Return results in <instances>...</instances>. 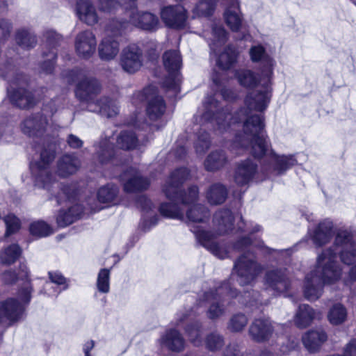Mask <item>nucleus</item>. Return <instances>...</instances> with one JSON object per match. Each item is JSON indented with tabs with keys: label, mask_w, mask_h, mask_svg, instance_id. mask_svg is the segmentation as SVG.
<instances>
[{
	"label": "nucleus",
	"mask_w": 356,
	"mask_h": 356,
	"mask_svg": "<svg viewBox=\"0 0 356 356\" xmlns=\"http://www.w3.org/2000/svg\"><path fill=\"white\" fill-rule=\"evenodd\" d=\"M213 224L218 234L228 233L232 229L233 216L229 209H222L217 211L213 217Z\"/></svg>",
	"instance_id": "obj_32"
},
{
	"label": "nucleus",
	"mask_w": 356,
	"mask_h": 356,
	"mask_svg": "<svg viewBox=\"0 0 356 356\" xmlns=\"http://www.w3.org/2000/svg\"><path fill=\"white\" fill-rule=\"evenodd\" d=\"M224 345L223 337L218 333H211L206 339L207 348L211 351L219 350Z\"/></svg>",
	"instance_id": "obj_51"
},
{
	"label": "nucleus",
	"mask_w": 356,
	"mask_h": 356,
	"mask_svg": "<svg viewBox=\"0 0 356 356\" xmlns=\"http://www.w3.org/2000/svg\"><path fill=\"white\" fill-rule=\"evenodd\" d=\"M224 20L227 26L233 32H238L241 28L243 16L241 9V2L238 5L227 4L223 13Z\"/></svg>",
	"instance_id": "obj_26"
},
{
	"label": "nucleus",
	"mask_w": 356,
	"mask_h": 356,
	"mask_svg": "<svg viewBox=\"0 0 356 356\" xmlns=\"http://www.w3.org/2000/svg\"><path fill=\"white\" fill-rule=\"evenodd\" d=\"M123 7L126 15L129 16V21L118 22L119 23H127V29L130 24L146 31H155L159 26V18L149 12H139L135 3V0H124Z\"/></svg>",
	"instance_id": "obj_10"
},
{
	"label": "nucleus",
	"mask_w": 356,
	"mask_h": 356,
	"mask_svg": "<svg viewBox=\"0 0 356 356\" xmlns=\"http://www.w3.org/2000/svg\"><path fill=\"white\" fill-rule=\"evenodd\" d=\"M95 346V342L93 340H88L86 341L83 345V352L85 356H92L91 351L93 350Z\"/></svg>",
	"instance_id": "obj_62"
},
{
	"label": "nucleus",
	"mask_w": 356,
	"mask_h": 356,
	"mask_svg": "<svg viewBox=\"0 0 356 356\" xmlns=\"http://www.w3.org/2000/svg\"><path fill=\"white\" fill-rule=\"evenodd\" d=\"M81 165L80 160L74 154H65L57 163V173L65 177L75 173Z\"/></svg>",
	"instance_id": "obj_31"
},
{
	"label": "nucleus",
	"mask_w": 356,
	"mask_h": 356,
	"mask_svg": "<svg viewBox=\"0 0 356 356\" xmlns=\"http://www.w3.org/2000/svg\"><path fill=\"white\" fill-rule=\"evenodd\" d=\"M163 64L169 73V77L165 81V86L177 91L180 79L178 71L181 67V57L178 51H165L163 56Z\"/></svg>",
	"instance_id": "obj_16"
},
{
	"label": "nucleus",
	"mask_w": 356,
	"mask_h": 356,
	"mask_svg": "<svg viewBox=\"0 0 356 356\" xmlns=\"http://www.w3.org/2000/svg\"><path fill=\"white\" fill-rule=\"evenodd\" d=\"M147 101V113L149 118L155 120L161 117L165 111V104L163 98L158 95L157 89L154 86L145 88L143 91L134 94L132 103L137 105Z\"/></svg>",
	"instance_id": "obj_12"
},
{
	"label": "nucleus",
	"mask_w": 356,
	"mask_h": 356,
	"mask_svg": "<svg viewBox=\"0 0 356 356\" xmlns=\"http://www.w3.org/2000/svg\"><path fill=\"white\" fill-rule=\"evenodd\" d=\"M227 161V156L222 151H213L208 155L204 165L207 170L216 171L222 168Z\"/></svg>",
	"instance_id": "obj_38"
},
{
	"label": "nucleus",
	"mask_w": 356,
	"mask_h": 356,
	"mask_svg": "<svg viewBox=\"0 0 356 356\" xmlns=\"http://www.w3.org/2000/svg\"><path fill=\"white\" fill-rule=\"evenodd\" d=\"M115 139L111 136L102 139L96 145V155L101 163H107L115 154L113 142Z\"/></svg>",
	"instance_id": "obj_35"
},
{
	"label": "nucleus",
	"mask_w": 356,
	"mask_h": 356,
	"mask_svg": "<svg viewBox=\"0 0 356 356\" xmlns=\"http://www.w3.org/2000/svg\"><path fill=\"white\" fill-rule=\"evenodd\" d=\"M67 143L72 148H79L83 145V141L76 136L70 134L67 138Z\"/></svg>",
	"instance_id": "obj_60"
},
{
	"label": "nucleus",
	"mask_w": 356,
	"mask_h": 356,
	"mask_svg": "<svg viewBox=\"0 0 356 356\" xmlns=\"http://www.w3.org/2000/svg\"><path fill=\"white\" fill-rule=\"evenodd\" d=\"M327 339L325 332L318 328L305 332L302 337V341L305 348L310 353L318 351Z\"/></svg>",
	"instance_id": "obj_27"
},
{
	"label": "nucleus",
	"mask_w": 356,
	"mask_h": 356,
	"mask_svg": "<svg viewBox=\"0 0 356 356\" xmlns=\"http://www.w3.org/2000/svg\"><path fill=\"white\" fill-rule=\"evenodd\" d=\"M261 76V86L259 88L250 92L245 99V103L247 108H241L233 115L228 109L222 110L216 113L218 102L213 97H207L204 102V111L201 118L203 122H216L217 129L220 132L234 129L239 127L243 122V134H237L232 144V150L239 149L236 154H241V151L246 149L249 146L250 153L257 158H264L267 162L264 167L265 170L281 175L297 163L296 159L293 155H277L272 149H269L268 143L264 134V120L261 115L252 114L251 110L259 112L265 111L271 100L273 94V76Z\"/></svg>",
	"instance_id": "obj_1"
},
{
	"label": "nucleus",
	"mask_w": 356,
	"mask_h": 356,
	"mask_svg": "<svg viewBox=\"0 0 356 356\" xmlns=\"http://www.w3.org/2000/svg\"><path fill=\"white\" fill-rule=\"evenodd\" d=\"M76 194L73 189H72L70 186H66L62 188L60 193H59L57 196V202L58 204L61 202L68 200L71 202L75 198Z\"/></svg>",
	"instance_id": "obj_56"
},
{
	"label": "nucleus",
	"mask_w": 356,
	"mask_h": 356,
	"mask_svg": "<svg viewBox=\"0 0 356 356\" xmlns=\"http://www.w3.org/2000/svg\"><path fill=\"white\" fill-rule=\"evenodd\" d=\"M332 222L325 220L321 222L312 236L316 245L321 246L326 243L332 236Z\"/></svg>",
	"instance_id": "obj_33"
},
{
	"label": "nucleus",
	"mask_w": 356,
	"mask_h": 356,
	"mask_svg": "<svg viewBox=\"0 0 356 356\" xmlns=\"http://www.w3.org/2000/svg\"><path fill=\"white\" fill-rule=\"evenodd\" d=\"M29 230L32 235L38 237L47 236L51 232L50 227L43 221L31 223Z\"/></svg>",
	"instance_id": "obj_50"
},
{
	"label": "nucleus",
	"mask_w": 356,
	"mask_h": 356,
	"mask_svg": "<svg viewBox=\"0 0 356 356\" xmlns=\"http://www.w3.org/2000/svg\"><path fill=\"white\" fill-rule=\"evenodd\" d=\"M138 139L132 131H122L116 139L117 146L123 149H131L136 147Z\"/></svg>",
	"instance_id": "obj_42"
},
{
	"label": "nucleus",
	"mask_w": 356,
	"mask_h": 356,
	"mask_svg": "<svg viewBox=\"0 0 356 356\" xmlns=\"http://www.w3.org/2000/svg\"><path fill=\"white\" fill-rule=\"evenodd\" d=\"M28 79L22 74H16L9 81L8 96L12 103L20 108H28L35 104V99L26 87Z\"/></svg>",
	"instance_id": "obj_13"
},
{
	"label": "nucleus",
	"mask_w": 356,
	"mask_h": 356,
	"mask_svg": "<svg viewBox=\"0 0 356 356\" xmlns=\"http://www.w3.org/2000/svg\"><path fill=\"white\" fill-rule=\"evenodd\" d=\"M236 76L240 85L245 88H251L261 86V70L260 74H257L254 71L242 69L236 72Z\"/></svg>",
	"instance_id": "obj_34"
},
{
	"label": "nucleus",
	"mask_w": 356,
	"mask_h": 356,
	"mask_svg": "<svg viewBox=\"0 0 356 356\" xmlns=\"http://www.w3.org/2000/svg\"><path fill=\"white\" fill-rule=\"evenodd\" d=\"M102 207L89 205L88 208H83L81 205L74 204L71 207L68 211L61 210L57 216V223L60 227H66L72 224L76 220L82 217L85 213L90 212H97L101 210Z\"/></svg>",
	"instance_id": "obj_21"
},
{
	"label": "nucleus",
	"mask_w": 356,
	"mask_h": 356,
	"mask_svg": "<svg viewBox=\"0 0 356 356\" xmlns=\"http://www.w3.org/2000/svg\"><path fill=\"white\" fill-rule=\"evenodd\" d=\"M210 144L209 134L205 131L200 133L195 144V150L197 153H203L209 149Z\"/></svg>",
	"instance_id": "obj_53"
},
{
	"label": "nucleus",
	"mask_w": 356,
	"mask_h": 356,
	"mask_svg": "<svg viewBox=\"0 0 356 356\" xmlns=\"http://www.w3.org/2000/svg\"><path fill=\"white\" fill-rule=\"evenodd\" d=\"M3 220L6 228L5 236L7 237L16 233L21 228V220L14 213H8L3 218Z\"/></svg>",
	"instance_id": "obj_47"
},
{
	"label": "nucleus",
	"mask_w": 356,
	"mask_h": 356,
	"mask_svg": "<svg viewBox=\"0 0 356 356\" xmlns=\"http://www.w3.org/2000/svg\"><path fill=\"white\" fill-rule=\"evenodd\" d=\"M76 13L79 19L88 26H93L98 22L96 9L90 0H79L77 2Z\"/></svg>",
	"instance_id": "obj_30"
},
{
	"label": "nucleus",
	"mask_w": 356,
	"mask_h": 356,
	"mask_svg": "<svg viewBox=\"0 0 356 356\" xmlns=\"http://www.w3.org/2000/svg\"><path fill=\"white\" fill-rule=\"evenodd\" d=\"M213 82L216 90L220 92L222 97L225 100L231 101L236 97L234 92L230 89L227 88L225 82L222 81L218 76H213Z\"/></svg>",
	"instance_id": "obj_49"
},
{
	"label": "nucleus",
	"mask_w": 356,
	"mask_h": 356,
	"mask_svg": "<svg viewBox=\"0 0 356 356\" xmlns=\"http://www.w3.org/2000/svg\"><path fill=\"white\" fill-rule=\"evenodd\" d=\"M316 316V312L309 305H301L294 317L296 325L300 328L309 326Z\"/></svg>",
	"instance_id": "obj_36"
},
{
	"label": "nucleus",
	"mask_w": 356,
	"mask_h": 356,
	"mask_svg": "<svg viewBox=\"0 0 356 356\" xmlns=\"http://www.w3.org/2000/svg\"><path fill=\"white\" fill-rule=\"evenodd\" d=\"M229 294L231 297H236V293L230 286L229 283L225 282L213 291L205 292L200 298V302H207L210 304L207 312L209 319L214 320L224 315L225 307L222 303L224 294Z\"/></svg>",
	"instance_id": "obj_11"
},
{
	"label": "nucleus",
	"mask_w": 356,
	"mask_h": 356,
	"mask_svg": "<svg viewBox=\"0 0 356 356\" xmlns=\"http://www.w3.org/2000/svg\"><path fill=\"white\" fill-rule=\"evenodd\" d=\"M123 181L124 190L127 193H133L147 188L149 181L143 178L139 172L134 168L124 172L120 177Z\"/></svg>",
	"instance_id": "obj_25"
},
{
	"label": "nucleus",
	"mask_w": 356,
	"mask_h": 356,
	"mask_svg": "<svg viewBox=\"0 0 356 356\" xmlns=\"http://www.w3.org/2000/svg\"><path fill=\"white\" fill-rule=\"evenodd\" d=\"M44 38L47 45L51 48V50L49 53H43V57L45 60L41 65V70L46 74H50L53 72L56 58V54L53 49L58 44L61 40V36L53 30H48L44 33Z\"/></svg>",
	"instance_id": "obj_20"
},
{
	"label": "nucleus",
	"mask_w": 356,
	"mask_h": 356,
	"mask_svg": "<svg viewBox=\"0 0 356 356\" xmlns=\"http://www.w3.org/2000/svg\"><path fill=\"white\" fill-rule=\"evenodd\" d=\"M341 356H356V339H351L343 349V354Z\"/></svg>",
	"instance_id": "obj_57"
},
{
	"label": "nucleus",
	"mask_w": 356,
	"mask_h": 356,
	"mask_svg": "<svg viewBox=\"0 0 356 356\" xmlns=\"http://www.w3.org/2000/svg\"><path fill=\"white\" fill-rule=\"evenodd\" d=\"M186 317V314L183 313H178L177 314V325H179L181 321H184V319Z\"/></svg>",
	"instance_id": "obj_64"
},
{
	"label": "nucleus",
	"mask_w": 356,
	"mask_h": 356,
	"mask_svg": "<svg viewBox=\"0 0 356 356\" xmlns=\"http://www.w3.org/2000/svg\"><path fill=\"white\" fill-rule=\"evenodd\" d=\"M257 172V164L252 160L247 159L241 162L234 175L235 182L239 186L248 184Z\"/></svg>",
	"instance_id": "obj_29"
},
{
	"label": "nucleus",
	"mask_w": 356,
	"mask_h": 356,
	"mask_svg": "<svg viewBox=\"0 0 356 356\" xmlns=\"http://www.w3.org/2000/svg\"><path fill=\"white\" fill-rule=\"evenodd\" d=\"M349 278L350 280H356V265L350 268Z\"/></svg>",
	"instance_id": "obj_63"
},
{
	"label": "nucleus",
	"mask_w": 356,
	"mask_h": 356,
	"mask_svg": "<svg viewBox=\"0 0 356 356\" xmlns=\"http://www.w3.org/2000/svg\"><path fill=\"white\" fill-rule=\"evenodd\" d=\"M15 40L20 47L25 49L34 47L37 43L35 34L30 30L25 29H19L17 31Z\"/></svg>",
	"instance_id": "obj_41"
},
{
	"label": "nucleus",
	"mask_w": 356,
	"mask_h": 356,
	"mask_svg": "<svg viewBox=\"0 0 356 356\" xmlns=\"http://www.w3.org/2000/svg\"><path fill=\"white\" fill-rule=\"evenodd\" d=\"M265 284L267 290L278 294L288 290L290 284L285 270H272L266 274Z\"/></svg>",
	"instance_id": "obj_23"
},
{
	"label": "nucleus",
	"mask_w": 356,
	"mask_h": 356,
	"mask_svg": "<svg viewBox=\"0 0 356 356\" xmlns=\"http://www.w3.org/2000/svg\"><path fill=\"white\" fill-rule=\"evenodd\" d=\"M49 279L51 283H54L58 286V288L55 289L54 293L49 292L51 286V283H46L44 289L49 296H54L59 294L62 291L67 289L68 285L67 284L66 279L58 272H50L49 273Z\"/></svg>",
	"instance_id": "obj_43"
},
{
	"label": "nucleus",
	"mask_w": 356,
	"mask_h": 356,
	"mask_svg": "<svg viewBox=\"0 0 356 356\" xmlns=\"http://www.w3.org/2000/svg\"><path fill=\"white\" fill-rule=\"evenodd\" d=\"M275 328L268 318H257L250 325L249 334L254 341L264 342L270 339Z\"/></svg>",
	"instance_id": "obj_22"
},
{
	"label": "nucleus",
	"mask_w": 356,
	"mask_h": 356,
	"mask_svg": "<svg viewBox=\"0 0 356 356\" xmlns=\"http://www.w3.org/2000/svg\"><path fill=\"white\" fill-rule=\"evenodd\" d=\"M227 196V190L220 183L212 184L206 192V198L212 205L222 204Z\"/></svg>",
	"instance_id": "obj_37"
},
{
	"label": "nucleus",
	"mask_w": 356,
	"mask_h": 356,
	"mask_svg": "<svg viewBox=\"0 0 356 356\" xmlns=\"http://www.w3.org/2000/svg\"><path fill=\"white\" fill-rule=\"evenodd\" d=\"M186 332L188 334L189 339L195 346H197L201 344V330L200 325L198 323H195L194 324L188 325L186 329Z\"/></svg>",
	"instance_id": "obj_52"
},
{
	"label": "nucleus",
	"mask_w": 356,
	"mask_h": 356,
	"mask_svg": "<svg viewBox=\"0 0 356 356\" xmlns=\"http://www.w3.org/2000/svg\"><path fill=\"white\" fill-rule=\"evenodd\" d=\"M120 6L115 0H99V8L104 13H112Z\"/></svg>",
	"instance_id": "obj_55"
},
{
	"label": "nucleus",
	"mask_w": 356,
	"mask_h": 356,
	"mask_svg": "<svg viewBox=\"0 0 356 356\" xmlns=\"http://www.w3.org/2000/svg\"><path fill=\"white\" fill-rule=\"evenodd\" d=\"M247 316L241 313L234 314L229 318L227 327L232 332H240L248 324Z\"/></svg>",
	"instance_id": "obj_45"
},
{
	"label": "nucleus",
	"mask_w": 356,
	"mask_h": 356,
	"mask_svg": "<svg viewBox=\"0 0 356 356\" xmlns=\"http://www.w3.org/2000/svg\"><path fill=\"white\" fill-rule=\"evenodd\" d=\"M35 151L39 155L30 163L31 173L35 186L49 191L56 182V176L50 168V163L55 159L54 145H38Z\"/></svg>",
	"instance_id": "obj_6"
},
{
	"label": "nucleus",
	"mask_w": 356,
	"mask_h": 356,
	"mask_svg": "<svg viewBox=\"0 0 356 356\" xmlns=\"http://www.w3.org/2000/svg\"><path fill=\"white\" fill-rule=\"evenodd\" d=\"M347 316L346 308L341 303H336L330 307L327 313V319L332 325H339L346 321Z\"/></svg>",
	"instance_id": "obj_39"
},
{
	"label": "nucleus",
	"mask_w": 356,
	"mask_h": 356,
	"mask_svg": "<svg viewBox=\"0 0 356 356\" xmlns=\"http://www.w3.org/2000/svg\"><path fill=\"white\" fill-rule=\"evenodd\" d=\"M223 356H242L236 344L229 345L227 347Z\"/></svg>",
	"instance_id": "obj_61"
},
{
	"label": "nucleus",
	"mask_w": 356,
	"mask_h": 356,
	"mask_svg": "<svg viewBox=\"0 0 356 356\" xmlns=\"http://www.w3.org/2000/svg\"><path fill=\"white\" fill-rule=\"evenodd\" d=\"M161 17L167 26L178 29L185 26L187 13L181 5L168 6L161 10Z\"/></svg>",
	"instance_id": "obj_19"
},
{
	"label": "nucleus",
	"mask_w": 356,
	"mask_h": 356,
	"mask_svg": "<svg viewBox=\"0 0 356 356\" xmlns=\"http://www.w3.org/2000/svg\"><path fill=\"white\" fill-rule=\"evenodd\" d=\"M250 59L254 63H261V76L274 74V68L276 65L275 60L267 53L262 45L258 44L252 46L249 51Z\"/></svg>",
	"instance_id": "obj_24"
},
{
	"label": "nucleus",
	"mask_w": 356,
	"mask_h": 356,
	"mask_svg": "<svg viewBox=\"0 0 356 356\" xmlns=\"http://www.w3.org/2000/svg\"><path fill=\"white\" fill-rule=\"evenodd\" d=\"M252 244V242L249 236H245L238 240L236 243L233 246L234 249L237 250H244Z\"/></svg>",
	"instance_id": "obj_58"
},
{
	"label": "nucleus",
	"mask_w": 356,
	"mask_h": 356,
	"mask_svg": "<svg viewBox=\"0 0 356 356\" xmlns=\"http://www.w3.org/2000/svg\"><path fill=\"white\" fill-rule=\"evenodd\" d=\"M51 104H54L51 102ZM53 115L56 109L51 105L45 106L42 113H37L26 118L21 124L22 132L31 137L49 136L53 134L54 127L46 115L49 113Z\"/></svg>",
	"instance_id": "obj_8"
},
{
	"label": "nucleus",
	"mask_w": 356,
	"mask_h": 356,
	"mask_svg": "<svg viewBox=\"0 0 356 356\" xmlns=\"http://www.w3.org/2000/svg\"><path fill=\"white\" fill-rule=\"evenodd\" d=\"M192 232L202 245L214 256L222 259L229 257L228 248L225 246L224 243L216 241L213 234L199 227L194 228Z\"/></svg>",
	"instance_id": "obj_17"
},
{
	"label": "nucleus",
	"mask_w": 356,
	"mask_h": 356,
	"mask_svg": "<svg viewBox=\"0 0 356 356\" xmlns=\"http://www.w3.org/2000/svg\"><path fill=\"white\" fill-rule=\"evenodd\" d=\"M118 188L114 184H108L101 187L97 193V198L100 202H113L117 197Z\"/></svg>",
	"instance_id": "obj_46"
},
{
	"label": "nucleus",
	"mask_w": 356,
	"mask_h": 356,
	"mask_svg": "<svg viewBox=\"0 0 356 356\" xmlns=\"http://www.w3.org/2000/svg\"><path fill=\"white\" fill-rule=\"evenodd\" d=\"M161 346L175 351H182L185 346V341L181 334L175 329L167 330L159 339Z\"/></svg>",
	"instance_id": "obj_28"
},
{
	"label": "nucleus",
	"mask_w": 356,
	"mask_h": 356,
	"mask_svg": "<svg viewBox=\"0 0 356 356\" xmlns=\"http://www.w3.org/2000/svg\"><path fill=\"white\" fill-rule=\"evenodd\" d=\"M136 204L138 207H140L143 210H149L151 209L152 207V203L151 201L147 198L145 196H140L137 201Z\"/></svg>",
	"instance_id": "obj_59"
},
{
	"label": "nucleus",
	"mask_w": 356,
	"mask_h": 356,
	"mask_svg": "<svg viewBox=\"0 0 356 356\" xmlns=\"http://www.w3.org/2000/svg\"><path fill=\"white\" fill-rule=\"evenodd\" d=\"M79 79H81V81L77 84L76 96L81 102L87 104L89 111L98 113L106 118H112L118 113L119 108L116 102L107 97L96 98L101 90L100 84L97 79L85 77L82 72L73 70L69 73L67 81L72 83Z\"/></svg>",
	"instance_id": "obj_5"
},
{
	"label": "nucleus",
	"mask_w": 356,
	"mask_h": 356,
	"mask_svg": "<svg viewBox=\"0 0 356 356\" xmlns=\"http://www.w3.org/2000/svg\"><path fill=\"white\" fill-rule=\"evenodd\" d=\"M216 0H200L193 9V13L197 17L210 16L216 9Z\"/></svg>",
	"instance_id": "obj_44"
},
{
	"label": "nucleus",
	"mask_w": 356,
	"mask_h": 356,
	"mask_svg": "<svg viewBox=\"0 0 356 356\" xmlns=\"http://www.w3.org/2000/svg\"><path fill=\"white\" fill-rule=\"evenodd\" d=\"M11 30L12 24L9 21L0 19V43L3 42L9 38Z\"/></svg>",
	"instance_id": "obj_54"
},
{
	"label": "nucleus",
	"mask_w": 356,
	"mask_h": 356,
	"mask_svg": "<svg viewBox=\"0 0 356 356\" xmlns=\"http://www.w3.org/2000/svg\"><path fill=\"white\" fill-rule=\"evenodd\" d=\"M29 276V270L24 264L20 265L17 275L11 270L3 273L2 279L6 284H13L18 279L26 281L18 290L17 297L8 298L0 302V324L12 325L24 319L26 307L31 300L33 292Z\"/></svg>",
	"instance_id": "obj_4"
},
{
	"label": "nucleus",
	"mask_w": 356,
	"mask_h": 356,
	"mask_svg": "<svg viewBox=\"0 0 356 356\" xmlns=\"http://www.w3.org/2000/svg\"><path fill=\"white\" fill-rule=\"evenodd\" d=\"M127 23H119L111 20L105 29V36L98 47L99 58L103 60H111L115 58L119 52V42L115 37L122 34L127 26Z\"/></svg>",
	"instance_id": "obj_9"
},
{
	"label": "nucleus",
	"mask_w": 356,
	"mask_h": 356,
	"mask_svg": "<svg viewBox=\"0 0 356 356\" xmlns=\"http://www.w3.org/2000/svg\"><path fill=\"white\" fill-rule=\"evenodd\" d=\"M97 40L95 34L90 30L79 32L74 42L77 55L83 58H90L95 51Z\"/></svg>",
	"instance_id": "obj_18"
},
{
	"label": "nucleus",
	"mask_w": 356,
	"mask_h": 356,
	"mask_svg": "<svg viewBox=\"0 0 356 356\" xmlns=\"http://www.w3.org/2000/svg\"><path fill=\"white\" fill-rule=\"evenodd\" d=\"M110 275L108 268H102L98 273L96 286L99 293H108L110 291Z\"/></svg>",
	"instance_id": "obj_48"
},
{
	"label": "nucleus",
	"mask_w": 356,
	"mask_h": 356,
	"mask_svg": "<svg viewBox=\"0 0 356 356\" xmlns=\"http://www.w3.org/2000/svg\"><path fill=\"white\" fill-rule=\"evenodd\" d=\"M143 65V51L138 46L133 44L122 49L120 65L124 72L129 74H135L140 70Z\"/></svg>",
	"instance_id": "obj_15"
},
{
	"label": "nucleus",
	"mask_w": 356,
	"mask_h": 356,
	"mask_svg": "<svg viewBox=\"0 0 356 356\" xmlns=\"http://www.w3.org/2000/svg\"><path fill=\"white\" fill-rule=\"evenodd\" d=\"M261 271V266L255 261L252 253L243 254L234 263V273L237 274L241 285L251 284Z\"/></svg>",
	"instance_id": "obj_14"
},
{
	"label": "nucleus",
	"mask_w": 356,
	"mask_h": 356,
	"mask_svg": "<svg viewBox=\"0 0 356 356\" xmlns=\"http://www.w3.org/2000/svg\"><path fill=\"white\" fill-rule=\"evenodd\" d=\"M189 177L187 168H181L173 171L163 185L162 191L170 202L162 203L160 213L164 217L185 220L188 222H203L209 216V211L204 205L195 204L188 209L184 215V207L197 200L199 189L197 186H190L186 191L181 190L184 181Z\"/></svg>",
	"instance_id": "obj_3"
},
{
	"label": "nucleus",
	"mask_w": 356,
	"mask_h": 356,
	"mask_svg": "<svg viewBox=\"0 0 356 356\" xmlns=\"http://www.w3.org/2000/svg\"><path fill=\"white\" fill-rule=\"evenodd\" d=\"M22 254V249L17 244H11L3 248L0 252V262L10 265L15 263Z\"/></svg>",
	"instance_id": "obj_40"
},
{
	"label": "nucleus",
	"mask_w": 356,
	"mask_h": 356,
	"mask_svg": "<svg viewBox=\"0 0 356 356\" xmlns=\"http://www.w3.org/2000/svg\"><path fill=\"white\" fill-rule=\"evenodd\" d=\"M211 51L216 55L217 65L222 70H228L236 62L237 51L234 47L228 45L222 51L218 54L219 47L225 44L227 40V33L220 24H213L211 28V38H209Z\"/></svg>",
	"instance_id": "obj_7"
},
{
	"label": "nucleus",
	"mask_w": 356,
	"mask_h": 356,
	"mask_svg": "<svg viewBox=\"0 0 356 356\" xmlns=\"http://www.w3.org/2000/svg\"><path fill=\"white\" fill-rule=\"evenodd\" d=\"M337 254L345 265L356 262V233L339 229L334 241V250L326 249L318 256L316 266L305 277V298L310 301L318 300L323 293L324 284H332L340 280L343 270L337 262Z\"/></svg>",
	"instance_id": "obj_2"
}]
</instances>
